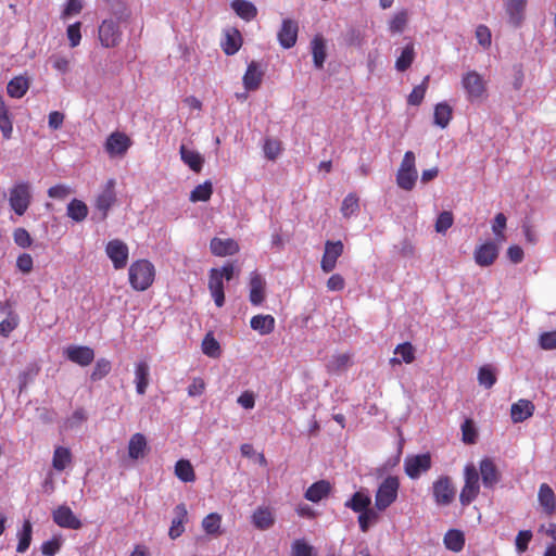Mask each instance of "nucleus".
<instances>
[{
  "instance_id": "nucleus-1",
  "label": "nucleus",
  "mask_w": 556,
  "mask_h": 556,
  "mask_svg": "<svg viewBox=\"0 0 556 556\" xmlns=\"http://www.w3.org/2000/svg\"><path fill=\"white\" fill-rule=\"evenodd\" d=\"M128 275L131 287L144 291L154 280V266L147 260H139L130 265Z\"/></svg>"
},
{
  "instance_id": "nucleus-9",
  "label": "nucleus",
  "mask_w": 556,
  "mask_h": 556,
  "mask_svg": "<svg viewBox=\"0 0 556 556\" xmlns=\"http://www.w3.org/2000/svg\"><path fill=\"white\" fill-rule=\"evenodd\" d=\"M501 244L502 243L490 240L476 247L473 258L477 265L481 267L491 266L498 257Z\"/></svg>"
},
{
  "instance_id": "nucleus-3",
  "label": "nucleus",
  "mask_w": 556,
  "mask_h": 556,
  "mask_svg": "<svg viewBox=\"0 0 556 556\" xmlns=\"http://www.w3.org/2000/svg\"><path fill=\"white\" fill-rule=\"evenodd\" d=\"M416 156L413 151H407L400 164L396 173L397 186L406 191H410L417 181L418 172L416 169Z\"/></svg>"
},
{
  "instance_id": "nucleus-64",
  "label": "nucleus",
  "mask_w": 556,
  "mask_h": 556,
  "mask_svg": "<svg viewBox=\"0 0 556 556\" xmlns=\"http://www.w3.org/2000/svg\"><path fill=\"white\" fill-rule=\"evenodd\" d=\"M539 344L543 350L556 349V330L541 333Z\"/></svg>"
},
{
  "instance_id": "nucleus-20",
  "label": "nucleus",
  "mask_w": 556,
  "mask_h": 556,
  "mask_svg": "<svg viewBox=\"0 0 556 556\" xmlns=\"http://www.w3.org/2000/svg\"><path fill=\"white\" fill-rule=\"evenodd\" d=\"M208 290L215 304L222 307L225 303L224 282L222 275L218 273V268H212L208 277Z\"/></svg>"
},
{
  "instance_id": "nucleus-51",
  "label": "nucleus",
  "mask_w": 556,
  "mask_h": 556,
  "mask_svg": "<svg viewBox=\"0 0 556 556\" xmlns=\"http://www.w3.org/2000/svg\"><path fill=\"white\" fill-rule=\"evenodd\" d=\"M430 77L426 76L420 85L416 86L410 94L408 96V103L412 105H419L425 97L426 90L428 88Z\"/></svg>"
},
{
  "instance_id": "nucleus-15",
  "label": "nucleus",
  "mask_w": 556,
  "mask_h": 556,
  "mask_svg": "<svg viewBox=\"0 0 556 556\" xmlns=\"http://www.w3.org/2000/svg\"><path fill=\"white\" fill-rule=\"evenodd\" d=\"M508 21L514 27H520L526 14L528 0H503Z\"/></svg>"
},
{
  "instance_id": "nucleus-40",
  "label": "nucleus",
  "mask_w": 556,
  "mask_h": 556,
  "mask_svg": "<svg viewBox=\"0 0 556 556\" xmlns=\"http://www.w3.org/2000/svg\"><path fill=\"white\" fill-rule=\"evenodd\" d=\"M452 118V108L445 103H438L434 109V124L441 128H445Z\"/></svg>"
},
{
  "instance_id": "nucleus-23",
  "label": "nucleus",
  "mask_w": 556,
  "mask_h": 556,
  "mask_svg": "<svg viewBox=\"0 0 556 556\" xmlns=\"http://www.w3.org/2000/svg\"><path fill=\"white\" fill-rule=\"evenodd\" d=\"M534 412V405L528 400H519L514 403L510 408V416L514 422H522L527 418L531 417Z\"/></svg>"
},
{
  "instance_id": "nucleus-25",
  "label": "nucleus",
  "mask_w": 556,
  "mask_h": 556,
  "mask_svg": "<svg viewBox=\"0 0 556 556\" xmlns=\"http://www.w3.org/2000/svg\"><path fill=\"white\" fill-rule=\"evenodd\" d=\"M252 523L258 530H267L275 523V516L270 508L258 507L252 515Z\"/></svg>"
},
{
  "instance_id": "nucleus-53",
  "label": "nucleus",
  "mask_w": 556,
  "mask_h": 556,
  "mask_svg": "<svg viewBox=\"0 0 556 556\" xmlns=\"http://www.w3.org/2000/svg\"><path fill=\"white\" fill-rule=\"evenodd\" d=\"M478 381L480 386L486 389L492 388L496 382V377L491 366H482L478 372Z\"/></svg>"
},
{
  "instance_id": "nucleus-29",
  "label": "nucleus",
  "mask_w": 556,
  "mask_h": 556,
  "mask_svg": "<svg viewBox=\"0 0 556 556\" xmlns=\"http://www.w3.org/2000/svg\"><path fill=\"white\" fill-rule=\"evenodd\" d=\"M313 62L316 68L320 70L324 67V63L327 58L326 42L321 36H315L311 42Z\"/></svg>"
},
{
  "instance_id": "nucleus-10",
  "label": "nucleus",
  "mask_w": 556,
  "mask_h": 556,
  "mask_svg": "<svg viewBox=\"0 0 556 556\" xmlns=\"http://www.w3.org/2000/svg\"><path fill=\"white\" fill-rule=\"evenodd\" d=\"M405 472L410 479H417L431 467V457L427 454L407 456L404 460Z\"/></svg>"
},
{
  "instance_id": "nucleus-63",
  "label": "nucleus",
  "mask_w": 556,
  "mask_h": 556,
  "mask_svg": "<svg viewBox=\"0 0 556 556\" xmlns=\"http://www.w3.org/2000/svg\"><path fill=\"white\" fill-rule=\"evenodd\" d=\"M13 238L14 242L23 249L30 247L33 242L29 232L25 228H16L14 230Z\"/></svg>"
},
{
  "instance_id": "nucleus-47",
  "label": "nucleus",
  "mask_w": 556,
  "mask_h": 556,
  "mask_svg": "<svg viewBox=\"0 0 556 556\" xmlns=\"http://www.w3.org/2000/svg\"><path fill=\"white\" fill-rule=\"evenodd\" d=\"M213 193V187L210 181H205L197 186L190 193L189 200L191 202H200L210 200Z\"/></svg>"
},
{
  "instance_id": "nucleus-52",
  "label": "nucleus",
  "mask_w": 556,
  "mask_h": 556,
  "mask_svg": "<svg viewBox=\"0 0 556 556\" xmlns=\"http://www.w3.org/2000/svg\"><path fill=\"white\" fill-rule=\"evenodd\" d=\"M291 556H316L314 547L305 540L299 539L292 543Z\"/></svg>"
},
{
  "instance_id": "nucleus-21",
  "label": "nucleus",
  "mask_w": 556,
  "mask_h": 556,
  "mask_svg": "<svg viewBox=\"0 0 556 556\" xmlns=\"http://www.w3.org/2000/svg\"><path fill=\"white\" fill-rule=\"evenodd\" d=\"M249 299L253 305H260L265 300V280L256 271L251 274Z\"/></svg>"
},
{
  "instance_id": "nucleus-61",
  "label": "nucleus",
  "mask_w": 556,
  "mask_h": 556,
  "mask_svg": "<svg viewBox=\"0 0 556 556\" xmlns=\"http://www.w3.org/2000/svg\"><path fill=\"white\" fill-rule=\"evenodd\" d=\"M264 153L268 160H276L281 152V144L278 140L266 139L264 143Z\"/></svg>"
},
{
  "instance_id": "nucleus-13",
  "label": "nucleus",
  "mask_w": 556,
  "mask_h": 556,
  "mask_svg": "<svg viewBox=\"0 0 556 556\" xmlns=\"http://www.w3.org/2000/svg\"><path fill=\"white\" fill-rule=\"evenodd\" d=\"M479 471L482 484L486 489H493L501 480V472L491 458H483L480 462Z\"/></svg>"
},
{
  "instance_id": "nucleus-46",
  "label": "nucleus",
  "mask_w": 556,
  "mask_h": 556,
  "mask_svg": "<svg viewBox=\"0 0 556 556\" xmlns=\"http://www.w3.org/2000/svg\"><path fill=\"white\" fill-rule=\"evenodd\" d=\"M415 59V51L413 43L407 45L401 52L400 56L395 61V68L399 72H405L413 63Z\"/></svg>"
},
{
  "instance_id": "nucleus-59",
  "label": "nucleus",
  "mask_w": 556,
  "mask_h": 556,
  "mask_svg": "<svg viewBox=\"0 0 556 556\" xmlns=\"http://www.w3.org/2000/svg\"><path fill=\"white\" fill-rule=\"evenodd\" d=\"M463 442L466 444H473L477 440V431L472 420L466 419L462 425Z\"/></svg>"
},
{
  "instance_id": "nucleus-18",
  "label": "nucleus",
  "mask_w": 556,
  "mask_h": 556,
  "mask_svg": "<svg viewBox=\"0 0 556 556\" xmlns=\"http://www.w3.org/2000/svg\"><path fill=\"white\" fill-rule=\"evenodd\" d=\"M53 521L62 527L67 529H80L83 523L81 521L74 515L72 509L65 505L59 506L53 511Z\"/></svg>"
},
{
  "instance_id": "nucleus-11",
  "label": "nucleus",
  "mask_w": 556,
  "mask_h": 556,
  "mask_svg": "<svg viewBox=\"0 0 556 556\" xmlns=\"http://www.w3.org/2000/svg\"><path fill=\"white\" fill-rule=\"evenodd\" d=\"M105 252L115 269L124 268L128 261V247L125 242L114 239L108 242Z\"/></svg>"
},
{
  "instance_id": "nucleus-38",
  "label": "nucleus",
  "mask_w": 556,
  "mask_h": 556,
  "mask_svg": "<svg viewBox=\"0 0 556 556\" xmlns=\"http://www.w3.org/2000/svg\"><path fill=\"white\" fill-rule=\"evenodd\" d=\"M226 40L223 42V50L227 55L235 54L241 47V35L237 29L227 30Z\"/></svg>"
},
{
  "instance_id": "nucleus-57",
  "label": "nucleus",
  "mask_w": 556,
  "mask_h": 556,
  "mask_svg": "<svg viewBox=\"0 0 556 556\" xmlns=\"http://www.w3.org/2000/svg\"><path fill=\"white\" fill-rule=\"evenodd\" d=\"M407 24V13L406 11H401L396 13L393 18L390 21L389 29L391 33L400 34L404 30Z\"/></svg>"
},
{
  "instance_id": "nucleus-30",
  "label": "nucleus",
  "mask_w": 556,
  "mask_h": 556,
  "mask_svg": "<svg viewBox=\"0 0 556 556\" xmlns=\"http://www.w3.org/2000/svg\"><path fill=\"white\" fill-rule=\"evenodd\" d=\"M251 328L260 334H269L275 328V318L271 315H256L251 318Z\"/></svg>"
},
{
  "instance_id": "nucleus-8",
  "label": "nucleus",
  "mask_w": 556,
  "mask_h": 556,
  "mask_svg": "<svg viewBox=\"0 0 556 556\" xmlns=\"http://www.w3.org/2000/svg\"><path fill=\"white\" fill-rule=\"evenodd\" d=\"M99 39L103 47L114 48L122 41L119 24L114 20H104L99 26Z\"/></svg>"
},
{
  "instance_id": "nucleus-7",
  "label": "nucleus",
  "mask_w": 556,
  "mask_h": 556,
  "mask_svg": "<svg viewBox=\"0 0 556 556\" xmlns=\"http://www.w3.org/2000/svg\"><path fill=\"white\" fill-rule=\"evenodd\" d=\"M462 85L467 93L468 100L471 102L482 99L485 93V81L476 71L467 72L463 76Z\"/></svg>"
},
{
  "instance_id": "nucleus-62",
  "label": "nucleus",
  "mask_w": 556,
  "mask_h": 556,
  "mask_svg": "<svg viewBox=\"0 0 556 556\" xmlns=\"http://www.w3.org/2000/svg\"><path fill=\"white\" fill-rule=\"evenodd\" d=\"M18 325L17 315L10 313L8 317L0 323V336L8 337Z\"/></svg>"
},
{
  "instance_id": "nucleus-6",
  "label": "nucleus",
  "mask_w": 556,
  "mask_h": 556,
  "mask_svg": "<svg viewBox=\"0 0 556 556\" xmlns=\"http://www.w3.org/2000/svg\"><path fill=\"white\" fill-rule=\"evenodd\" d=\"M30 200V187L27 182L15 185L10 191V206L20 216L27 211Z\"/></svg>"
},
{
  "instance_id": "nucleus-54",
  "label": "nucleus",
  "mask_w": 556,
  "mask_h": 556,
  "mask_svg": "<svg viewBox=\"0 0 556 556\" xmlns=\"http://www.w3.org/2000/svg\"><path fill=\"white\" fill-rule=\"evenodd\" d=\"M358 198L354 193L348 194L341 205V213L344 217H350L358 211Z\"/></svg>"
},
{
  "instance_id": "nucleus-43",
  "label": "nucleus",
  "mask_w": 556,
  "mask_h": 556,
  "mask_svg": "<svg viewBox=\"0 0 556 556\" xmlns=\"http://www.w3.org/2000/svg\"><path fill=\"white\" fill-rule=\"evenodd\" d=\"M444 544L446 548L453 552H459L465 544V538L459 530H448L444 535Z\"/></svg>"
},
{
  "instance_id": "nucleus-36",
  "label": "nucleus",
  "mask_w": 556,
  "mask_h": 556,
  "mask_svg": "<svg viewBox=\"0 0 556 556\" xmlns=\"http://www.w3.org/2000/svg\"><path fill=\"white\" fill-rule=\"evenodd\" d=\"M0 129L2 131L4 139L11 138L13 131V124L2 94H0Z\"/></svg>"
},
{
  "instance_id": "nucleus-26",
  "label": "nucleus",
  "mask_w": 556,
  "mask_h": 556,
  "mask_svg": "<svg viewBox=\"0 0 556 556\" xmlns=\"http://www.w3.org/2000/svg\"><path fill=\"white\" fill-rule=\"evenodd\" d=\"M263 78V72L256 62H251L243 76V85L247 90H256Z\"/></svg>"
},
{
  "instance_id": "nucleus-39",
  "label": "nucleus",
  "mask_w": 556,
  "mask_h": 556,
  "mask_svg": "<svg viewBox=\"0 0 556 556\" xmlns=\"http://www.w3.org/2000/svg\"><path fill=\"white\" fill-rule=\"evenodd\" d=\"M88 215V206L80 200L73 199L67 205V216L73 220L83 222Z\"/></svg>"
},
{
  "instance_id": "nucleus-48",
  "label": "nucleus",
  "mask_w": 556,
  "mask_h": 556,
  "mask_svg": "<svg viewBox=\"0 0 556 556\" xmlns=\"http://www.w3.org/2000/svg\"><path fill=\"white\" fill-rule=\"evenodd\" d=\"M33 527L29 520L23 525L22 531L18 533V544L16 547L17 553H25L31 542Z\"/></svg>"
},
{
  "instance_id": "nucleus-60",
  "label": "nucleus",
  "mask_w": 556,
  "mask_h": 556,
  "mask_svg": "<svg viewBox=\"0 0 556 556\" xmlns=\"http://www.w3.org/2000/svg\"><path fill=\"white\" fill-rule=\"evenodd\" d=\"M453 222L454 218L452 212H442L437 218L435 231L439 233H444L450 227H452Z\"/></svg>"
},
{
  "instance_id": "nucleus-45",
  "label": "nucleus",
  "mask_w": 556,
  "mask_h": 556,
  "mask_svg": "<svg viewBox=\"0 0 556 556\" xmlns=\"http://www.w3.org/2000/svg\"><path fill=\"white\" fill-rule=\"evenodd\" d=\"M394 353L400 355L401 358H397V357L391 358L390 362L392 364H401L402 361L409 364L415 359V350L409 342L399 344L395 348Z\"/></svg>"
},
{
  "instance_id": "nucleus-31",
  "label": "nucleus",
  "mask_w": 556,
  "mask_h": 556,
  "mask_svg": "<svg viewBox=\"0 0 556 556\" xmlns=\"http://www.w3.org/2000/svg\"><path fill=\"white\" fill-rule=\"evenodd\" d=\"M135 382L138 394H144L149 386L150 367L147 362H139L136 365Z\"/></svg>"
},
{
  "instance_id": "nucleus-5",
  "label": "nucleus",
  "mask_w": 556,
  "mask_h": 556,
  "mask_svg": "<svg viewBox=\"0 0 556 556\" xmlns=\"http://www.w3.org/2000/svg\"><path fill=\"white\" fill-rule=\"evenodd\" d=\"M432 494L434 502L439 506H447L456 495V489L448 476H441L432 484Z\"/></svg>"
},
{
  "instance_id": "nucleus-33",
  "label": "nucleus",
  "mask_w": 556,
  "mask_h": 556,
  "mask_svg": "<svg viewBox=\"0 0 556 556\" xmlns=\"http://www.w3.org/2000/svg\"><path fill=\"white\" fill-rule=\"evenodd\" d=\"M147 451V439L142 433H135L128 443V455L132 459H139L144 456Z\"/></svg>"
},
{
  "instance_id": "nucleus-35",
  "label": "nucleus",
  "mask_w": 556,
  "mask_h": 556,
  "mask_svg": "<svg viewBox=\"0 0 556 556\" xmlns=\"http://www.w3.org/2000/svg\"><path fill=\"white\" fill-rule=\"evenodd\" d=\"M231 9L243 20L252 21L256 14V7L247 0H233L231 2Z\"/></svg>"
},
{
  "instance_id": "nucleus-28",
  "label": "nucleus",
  "mask_w": 556,
  "mask_h": 556,
  "mask_svg": "<svg viewBox=\"0 0 556 556\" xmlns=\"http://www.w3.org/2000/svg\"><path fill=\"white\" fill-rule=\"evenodd\" d=\"M180 157L185 164H187L190 169L195 173H200L204 163L203 156L193 150H189L186 146L180 147Z\"/></svg>"
},
{
  "instance_id": "nucleus-27",
  "label": "nucleus",
  "mask_w": 556,
  "mask_h": 556,
  "mask_svg": "<svg viewBox=\"0 0 556 556\" xmlns=\"http://www.w3.org/2000/svg\"><path fill=\"white\" fill-rule=\"evenodd\" d=\"M371 505V497L364 491L355 492L350 500L344 504L346 508L352 509L354 513L361 514L369 508Z\"/></svg>"
},
{
  "instance_id": "nucleus-58",
  "label": "nucleus",
  "mask_w": 556,
  "mask_h": 556,
  "mask_svg": "<svg viewBox=\"0 0 556 556\" xmlns=\"http://www.w3.org/2000/svg\"><path fill=\"white\" fill-rule=\"evenodd\" d=\"M350 363V356L348 354H338L333 355L331 359L328 362V369L331 371H341L344 370Z\"/></svg>"
},
{
  "instance_id": "nucleus-14",
  "label": "nucleus",
  "mask_w": 556,
  "mask_h": 556,
  "mask_svg": "<svg viewBox=\"0 0 556 556\" xmlns=\"http://www.w3.org/2000/svg\"><path fill=\"white\" fill-rule=\"evenodd\" d=\"M299 25L295 21L286 18L282 21L281 27L278 31V41L285 49L292 48L298 39Z\"/></svg>"
},
{
  "instance_id": "nucleus-22",
  "label": "nucleus",
  "mask_w": 556,
  "mask_h": 556,
  "mask_svg": "<svg viewBox=\"0 0 556 556\" xmlns=\"http://www.w3.org/2000/svg\"><path fill=\"white\" fill-rule=\"evenodd\" d=\"M211 252L216 256L233 255L239 251V245L233 239L213 238L210 243Z\"/></svg>"
},
{
  "instance_id": "nucleus-24",
  "label": "nucleus",
  "mask_w": 556,
  "mask_h": 556,
  "mask_svg": "<svg viewBox=\"0 0 556 556\" xmlns=\"http://www.w3.org/2000/svg\"><path fill=\"white\" fill-rule=\"evenodd\" d=\"M538 498L540 505L547 515H553L555 513L556 497L554 491L548 484L542 483L540 485Z\"/></svg>"
},
{
  "instance_id": "nucleus-44",
  "label": "nucleus",
  "mask_w": 556,
  "mask_h": 556,
  "mask_svg": "<svg viewBox=\"0 0 556 556\" xmlns=\"http://www.w3.org/2000/svg\"><path fill=\"white\" fill-rule=\"evenodd\" d=\"M72 460V455L68 448L59 446L54 450L52 466L55 470L62 471Z\"/></svg>"
},
{
  "instance_id": "nucleus-19",
  "label": "nucleus",
  "mask_w": 556,
  "mask_h": 556,
  "mask_svg": "<svg viewBox=\"0 0 556 556\" xmlns=\"http://www.w3.org/2000/svg\"><path fill=\"white\" fill-rule=\"evenodd\" d=\"M129 147V138L122 132H113L105 142V150L111 156L124 155Z\"/></svg>"
},
{
  "instance_id": "nucleus-42",
  "label": "nucleus",
  "mask_w": 556,
  "mask_h": 556,
  "mask_svg": "<svg viewBox=\"0 0 556 556\" xmlns=\"http://www.w3.org/2000/svg\"><path fill=\"white\" fill-rule=\"evenodd\" d=\"M379 511L380 510H377L376 507L375 508L369 507L358 515L357 521L359 525V529L363 532H367L371 525H375L379 521V519H380Z\"/></svg>"
},
{
  "instance_id": "nucleus-34",
  "label": "nucleus",
  "mask_w": 556,
  "mask_h": 556,
  "mask_svg": "<svg viewBox=\"0 0 556 556\" xmlns=\"http://www.w3.org/2000/svg\"><path fill=\"white\" fill-rule=\"evenodd\" d=\"M29 88V80L24 76L13 77L7 86V92L10 97L20 99Z\"/></svg>"
},
{
  "instance_id": "nucleus-50",
  "label": "nucleus",
  "mask_w": 556,
  "mask_h": 556,
  "mask_svg": "<svg viewBox=\"0 0 556 556\" xmlns=\"http://www.w3.org/2000/svg\"><path fill=\"white\" fill-rule=\"evenodd\" d=\"M506 222H507V218L503 213L496 214V216L494 217L493 224H492V231L495 236V239L493 241L503 243L506 240V237L504 235V229L506 228Z\"/></svg>"
},
{
  "instance_id": "nucleus-12",
  "label": "nucleus",
  "mask_w": 556,
  "mask_h": 556,
  "mask_svg": "<svg viewBox=\"0 0 556 556\" xmlns=\"http://www.w3.org/2000/svg\"><path fill=\"white\" fill-rule=\"evenodd\" d=\"M343 253V243L338 241H327L325 252L321 258L320 267L325 273H330L336 268L337 260Z\"/></svg>"
},
{
  "instance_id": "nucleus-55",
  "label": "nucleus",
  "mask_w": 556,
  "mask_h": 556,
  "mask_svg": "<svg viewBox=\"0 0 556 556\" xmlns=\"http://www.w3.org/2000/svg\"><path fill=\"white\" fill-rule=\"evenodd\" d=\"M202 527L207 534H217L220 527V516L215 513L207 515L202 521Z\"/></svg>"
},
{
  "instance_id": "nucleus-2",
  "label": "nucleus",
  "mask_w": 556,
  "mask_h": 556,
  "mask_svg": "<svg viewBox=\"0 0 556 556\" xmlns=\"http://www.w3.org/2000/svg\"><path fill=\"white\" fill-rule=\"evenodd\" d=\"M399 488L400 481L395 476L387 477L379 484L375 495V507L377 510L384 511L396 501Z\"/></svg>"
},
{
  "instance_id": "nucleus-16",
  "label": "nucleus",
  "mask_w": 556,
  "mask_h": 556,
  "mask_svg": "<svg viewBox=\"0 0 556 556\" xmlns=\"http://www.w3.org/2000/svg\"><path fill=\"white\" fill-rule=\"evenodd\" d=\"M65 355L67 359L80 366H88L94 359L93 350L85 345H70L65 350Z\"/></svg>"
},
{
  "instance_id": "nucleus-49",
  "label": "nucleus",
  "mask_w": 556,
  "mask_h": 556,
  "mask_svg": "<svg viewBox=\"0 0 556 556\" xmlns=\"http://www.w3.org/2000/svg\"><path fill=\"white\" fill-rule=\"evenodd\" d=\"M202 351L208 357H218L220 354V345L212 333H207L202 341Z\"/></svg>"
},
{
  "instance_id": "nucleus-37",
  "label": "nucleus",
  "mask_w": 556,
  "mask_h": 556,
  "mask_svg": "<svg viewBox=\"0 0 556 556\" xmlns=\"http://www.w3.org/2000/svg\"><path fill=\"white\" fill-rule=\"evenodd\" d=\"M176 518L173 519L172 526L168 531V535L172 539H177L184 532V519L187 515V510L184 504H179L175 508Z\"/></svg>"
},
{
  "instance_id": "nucleus-56",
  "label": "nucleus",
  "mask_w": 556,
  "mask_h": 556,
  "mask_svg": "<svg viewBox=\"0 0 556 556\" xmlns=\"http://www.w3.org/2000/svg\"><path fill=\"white\" fill-rule=\"evenodd\" d=\"M111 370V363L105 358H100L90 375L92 381H98L104 378Z\"/></svg>"
},
{
  "instance_id": "nucleus-4",
  "label": "nucleus",
  "mask_w": 556,
  "mask_h": 556,
  "mask_svg": "<svg viewBox=\"0 0 556 556\" xmlns=\"http://www.w3.org/2000/svg\"><path fill=\"white\" fill-rule=\"evenodd\" d=\"M465 484L459 494V502L463 506L469 505L479 494V472L473 464H467L464 468Z\"/></svg>"
},
{
  "instance_id": "nucleus-32",
  "label": "nucleus",
  "mask_w": 556,
  "mask_h": 556,
  "mask_svg": "<svg viewBox=\"0 0 556 556\" xmlns=\"http://www.w3.org/2000/svg\"><path fill=\"white\" fill-rule=\"evenodd\" d=\"M331 490V485L326 480H320L313 483L305 492V498L311 502H319L328 495Z\"/></svg>"
},
{
  "instance_id": "nucleus-17",
  "label": "nucleus",
  "mask_w": 556,
  "mask_h": 556,
  "mask_svg": "<svg viewBox=\"0 0 556 556\" xmlns=\"http://www.w3.org/2000/svg\"><path fill=\"white\" fill-rule=\"evenodd\" d=\"M115 181L110 179L103 191L98 195L96 206L101 212V220H104L108 216V212L116 201V194L114 191Z\"/></svg>"
},
{
  "instance_id": "nucleus-41",
  "label": "nucleus",
  "mask_w": 556,
  "mask_h": 556,
  "mask_svg": "<svg viewBox=\"0 0 556 556\" xmlns=\"http://www.w3.org/2000/svg\"><path fill=\"white\" fill-rule=\"evenodd\" d=\"M176 477L184 482H193L195 473L191 463L187 459H179L175 465Z\"/></svg>"
}]
</instances>
